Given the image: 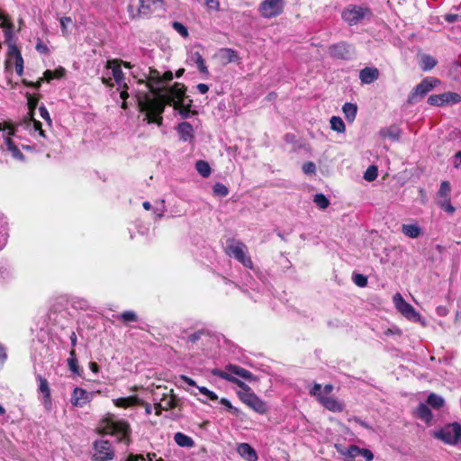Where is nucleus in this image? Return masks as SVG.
Listing matches in <instances>:
<instances>
[{
	"label": "nucleus",
	"mask_w": 461,
	"mask_h": 461,
	"mask_svg": "<svg viewBox=\"0 0 461 461\" xmlns=\"http://www.w3.org/2000/svg\"><path fill=\"white\" fill-rule=\"evenodd\" d=\"M150 92L152 95L146 94L137 100L140 111L144 113L143 120L148 123L162 124L166 104H174L175 108L185 105V86L180 83H175L166 94H161L159 88L153 86H150Z\"/></svg>",
	"instance_id": "nucleus-1"
},
{
	"label": "nucleus",
	"mask_w": 461,
	"mask_h": 461,
	"mask_svg": "<svg viewBox=\"0 0 461 461\" xmlns=\"http://www.w3.org/2000/svg\"><path fill=\"white\" fill-rule=\"evenodd\" d=\"M214 374L215 376L231 382L240 388V391L238 392V395L243 403L248 405L258 413L263 414L267 412V409L264 401L261 400L244 382L239 378L231 377L228 374L222 373L221 371H216Z\"/></svg>",
	"instance_id": "nucleus-2"
},
{
	"label": "nucleus",
	"mask_w": 461,
	"mask_h": 461,
	"mask_svg": "<svg viewBox=\"0 0 461 461\" xmlns=\"http://www.w3.org/2000/svg\"><path fill=\"white\" fill-rule=\"evenodd\" d=\"M226 254L231 258H234L245 267L252 268L253 263L250 257L248 255L247 246L234 240H228L225 248Z\"/></svg>",
	"instance_id": "nucleus-3"
},
{
	"label": "nucleus",
	"mask_w": 461,
	"mask_h": 461,
	"mask_svg": "<svg viewBox=\"0 0 461 461\" xmlns=\"http://www.w3.org/2000/svg\"><path fill=\"white\" fill-rule=\"evenodd\" d=\"M434 437L449 445L461 443V425L453 422L434 432Z\"/></svg>",
	"instance_id": "nucleus-4"
},
{
	"label": "nucleus",
	"mask_w": 461,
	"mask_h": 461,
	"mask_svg": "<svg viewBox=\"0 0 461 461\" xmlns=\"http://www.w3.org/2000/svg\"><path fill=\"white\" fill-rule=\"evenodd\" d=\"M439 80L432 77L423 79L415 88L411 91L408 97L409 104H414L419 99L423 98L429 92H430L438 84Z\"/></svg>",
	"instance_id": "nucleus-5"
},
{
	"label": "nucleus",
	"mask_w": 461,
	"mask_h": 461,
	"mask_svg": "<svg viewBox=\"0 0 461 461\" xmlns=\"http://www.w3.org/2000/svg\"><path fill=\"white\" fill-rule=\"evenodd\" d=\"M393 303L396 309L409 321L418 322L420 321V314L408 303L400 294L393 296Z\"/></svg>",
	"instance_id": "nucleus-6"
},
{
	"label": "nucleus",
	"mask_w": 461,
	"mask_h": 461,
	"mask_svg": "<svg viewBox=\"0 0 461 461\" xmlns=\"http://www.w3.org/2000/svg\"><path fill=\"white\" fill-rule=\"evenodd\" d=\"M94 459L95 461H108L112 460L114 456L112 444L108 440L100 439L95 442Z\"/></svg>",
	"instance_id": "nucleus-7"
},
{
	"label": "nucleus",
	"mask_w": 461,
	"mask_h": 461,
	"mask_svg": "<svg viewBox=\"0 0 461 461\" xmlns=\"http://www.w3.org/2000/svg\"><path fill=\"white\" fill-rule=\"evenodd\" d=\"M369 13L367 8L361 6L353 5L345 9L342 12V19L347 22L349 25H355L358 23L365 16Z\"/></svg>",
	"instance_id": "nucleus-8"
},
{
	"label": "nucleus",
	"mask_w": 461,
	"mask_h": 461,
	"mask_svg": "<svg viewBox=\"0 0 461 461\" xmlns=\"http://www.w3.org/2000/svg\"><path fill=\"white\" fill-rule=\"evenodd\" d=\"M461 101V96L453 92H446L438 95H432L428 98L430 105L441 106L444 104H454Z\"/></svg>",
	"instance_id": "nucleus-9"
},
{
	"label": "nucleus",
	"mask_w": 461,
	"mask_h": 461,
	"mask_svg": "<svg viewBox=\"0 0 461 461\" xmlns=\"http://www.w3.org/2000/svg\"><path fill=\"white\" fill-rule=\"evenodd\" d=\"M216 371H221L222 373L228 374L231 377H240L249 382L255 380V376L250 371L232 364L227 365L224 370L214 368L212 370V374L215 375L214 372Z\"/></svg>",
	"instance_id": "nucleus-10"
},
{
	"label": "nucleus",
	"mask_w": 461,
	"mask_h": 461,
	"mask_svg": "<svg viewBox=\"0 0 461 461\" xmlns=\"http://www.w3.org/2000/svg\"><path fill=\"white\" fill-rule=\"evenodd\" d=\"M329 53L331 57L340 59H350L355 54L354 48L347 42H339L330 46Z\"/></svg>",
	"instance_id": "nucleus-11"
},
{
	"label": "nucleus",
	"mask_w": 461,
	"mask_h": 461,
	"mask_svg": "<svg viewBox=\"0 0 461 461\" xmlns=\"http://www.w3.org/2000/svg\"><path fill=\"white\" fill-rule=\"evenodd\" d=\"M283 11L282 0H265L259 7V12L266 18L275 17Z\"/></svg>",
	"instance_id": "nucleus-12"
},
{
	"label": "nucleus",
	"mask_w": 461,
	"mask_h": 461,
	"mask_svg": "<svg viewBox=\"0 0 461 461\" xmlns=\"http://www.w3.org/2000/svg\"><path fill=\"white\" fill-rule=\"evenodd\" d=\"M139 13H141L143 17L164 8V0H139Z\"/></svg>",
	"instance_id": "nucleus-13"
},
{
	"label": "nucleus",
	"mask_w": 461,
	"mask_h": 461,
	"mask_svg": "<svg viewBox=\"0 0 461 461\" xmlns=\"http://www.w3.org/2000/svg\"><path fill=\"white\" fill-rule=\"evenodd\" d=\"M116 82H117V91H120V98L122 100V107L123 109H127V107H128L127 98L129 97V95L126 90H124V89L121 90V89L128 88V86L125 82L124 74L122 73V71L120 68V64H119L118 59H117V79H116Z\"/></svg>",
	"instance_id": "nucleus-14"
},
{
	"label": "nucleus",
	"mask_w": 461,
	"mask_h": 461,
	"mask_svg": "<svg viewBox=\"0 0 461 461\" xmlns=\"http://www.w3.org/2000/svg\"><path fill=\"white\" fill-rule=\"evenodd\" d=\"M14 60V66H23V59L20 50L14 43H9L7 50V58L5 60V68L8 69L11 60Z\"/></svg>",
	"instance_id": "nucleus-15"
},
{
	"label": "nucleus",
	"mask_w": 461,
	"mask_h": 461,
	"mask_svg": "<svg viewBox=\"0 0 461 461\" xmlns=\"http://www.w3.org/2000/svg\"><path fill=\"white\" fill-rule=\"evenodd\" d=\"M0 21H2L0 23V27L4 29L5 41L9 46V43H13L12 39L14 25L13 22L9 19V16L2 12L0 13Z\"/></svg>",
	"instance_id": "nucleus-16"
},
{
	"label": "nucleus",
	"mask_w": 461,
	"mask_h": 461,
	"mask_svg": "<svg viewBox=\"0 0 461 461\" xmlns=\"http://www.w3.org/2000/svg\"><path fill=\"white\" fill-rule=\"evenodd\" d=\"M15 131L16 129H11V131H8L7 133V137L5 138V142L7 149L12 153L13 157L18 160L23 161L25 158L24 155L11 139L12 136L15 135Z\"/></svg>",
	"instance_id": "nucleus-17"
},
{
	"label": "nucleus",
	"mask_w": 461,
	"mask_h": 461,
	"mask_svg": "<svg viewBox=\"0 0 461 461\" xmlns=\"http://www.w3.org/2000/svg\"><path fill=\"white\" fill-rule=\"evenodd\" d=\"M90 402L88 393L79 387L74 389L71 402L74 406L83 407Z\"/></svg>",
	"instance_id": "nucleus-18"
},
{
	"label": "nucleus",
	"mask_w": 461,
	"mask_h": 461,
	"mask_svg": "<svg viewBox=\"0 0 461 461\" xmlns=\"http://www.w3.org/2000/svg\"><path fill=\"white\" fill-rule=\"evenodd\" d=\"M319 402L327 410L333 412H341L344 410V404L333 397L321 396Z\"/></svg>",
	"instance_id": "nucleus-19"
},
{
	"label": "nucleus",
	"mask_w": 461,
	"mask_h": 461,
	"mask_svg": "<svg viewBox=\"0 0 461 461\" xmlns=\"http://www.w3.org/2000/svg\"><path fill=\"white\" fill-rule=\"evenodd\" d=\"M117 441L130 442V435L131 434V429L130 424L125 420H117Z\"/></svg>",
	"instance_id": "nucleus-20"
},
{
	"label": "nucleus",
	"mask_w": 461,
	"mask_h": 461,
	"mask_svg": "<svg viewBox=\"0 0 461 461\" xmlns=\"http://www.w3.org/2000/svg\"><path fill=\"white\" fill-rule=\"evenodd\" d=\"M237 451L247 461H257L258 458L256 450L248 443L239 444Z\"/></svg>",
	"instance_id": "nucleus-21"
},
{
	"label": "nucleus",
	"mask_w": 461,
	"mask_h": 461,
	"mask_svg": "<svg viewBox=\"0 0 461 461\" xmlns=\"http://www.w3.org/2000/svg\"><path fill=\"white\" fill-rule=\"evenodd\" d=\"M97 431L103 435H115V421L113 417L104 418L97 427Z\"/></svg>",
	"instance_id": "nucleus-22"
},
{
	"label": "nucleus",
	"mask_w": 461,
	"mask_h": 461,
	"mask_svg": "<svg viewBox=\"0 0 461 461\" xmlns=\"http://www.w3.org/2000/svg\"><path fill=\"white\" fill-rule=\"evenodd\" d=\"M379 77V71L375 68H365L359 73V78L363 84H371Z\"/></svg>",
	"instance_id": "nucleus-23"
},
{
	"label": "nucleus",
	"mask_w": 461,
	"mask_h": 461,
	"mask_svg": "<svg viewBox=\"0 0 461 461\" xmlns=\"http://www.w3.org/2000/svg\"><path fill=\"white\" fill-rule=\"evenodd\" d=\"M451 185L448 181H443L440 184L439 190L437 193V203H443L450 201Z\"/></svg>",
	"instance_id": "nucleus-24"
},
{
	"label": "nucleus",
	"mask_w": 461,
	"mask_h": 461,
	"mask_svg": "<svg viewBox=\"0 0 461 461\" xmlns=\"http://www.w3.org/2000/svg\"><path fill=\"white\" fill-rule=\"evenodd\" d=\"M416 416L424 421L427 425L431 424L433 414L426 403L421 402L419 404L416 409Z\"/></svg>",
	"instance_id": "nucleus-25"
},
{
	"label": "nucleus",
	"mask_w": 461,
	"mask_h": 461,
	"mask_svg": "<svg viewBox=\"0 0 461 461\" xmlns=\"http://www.w3.org/2000/svg\"><path fill=\"white\" fill-rule=\"evenodd\" d=\"M219 57L224 64L238 62L240 59L238 52L230 48L221 49L219 51Z\"/></svg>",
	"instance_id": "nucleus-26"
},
{
	"label": "nucleus",
	"mask_w": 461,
	"mask_h": 461,
	"mask_svg": "<svg viewBox=\"0 0 461 461\" xmlns=\"http://www.w3.org/2000/svg\"><path fill=\"white\" fill-rule=\"evenodd\" d=\"M177 132L180 136V139L183 141L190 140L194 137L193 126L189 122H181L178 124Z\"/></svg>",
	"instance_id": "nucleus-27"
},
{
	"label": "nucleus",
	"mask_w": 461,
	"mask_h": 461,
	"mask_svg": "<svg viewBox=\"0 0 461 461\" xmlns=\"http://www.w3.org/2000/svg\"><path fill=\"white\" fill-rule=\"evenodd\" d=\"M402 232L408 238L416 239L422 234V230L417 223L402 224Z\"/></svg>",
	"instance_id": "nucleus-28"
},
{
	"label": "nucleus",
	"mask_w": 461,
	"mask_h": 461,
	"mask_svg": "<svg viewBox=\"0 0 461 461\" xmlns=\"http://www.w3.org/2000/svg\"><path fill=\"white\" fill-rule=\"evenodd\" d=\"M37 379L39 381V391L43 394L45 403H50L51 394L48 380L41 375H38Z\"/></svg>",
	"instance_id": "nucleus-29"
},
{
	"label": "nucleus",
	"mask_w": 461,
	"mask_h": 461,
	"mask_svg": "<svg viewBox=\"0 0 461 461\" xmlns=\"http://www.w3.org/2000/svg\"><path fill=\"white\" fill-rule=\"evenodd\" d=\"M174 440L182 447H193L194 446V439L182 432H176L174 436Z\"/></svg>",
	"instance_id": "nucleus-30"
},
{
	"label": "nucleus",
	"mask_w": 461,
	"mask_h": 461,
	"mask_svg": "<svg viewBox=\"0 0 461 461\" xmlns=\"http://www.w3.org/2000/svg\"><path fill=\"white\" fill-rule=\"evenodd\" d=\"M140 403V400L135 396H127V397H121L117 398V408H128V407H133Z\"/></svg>",
	"instance_id": "nucleus-31"
},
{
	"label": "nucleus",
	"mask_w": 461,
	"mask_h": 461,
	"mask_svg": "<svg viewBox=\"0 0 461 461\" xmlns=\"http://www.w3.org/2000/svg\"><path fill=\"white\" fill-rule=\"evenodd\" d=\"M65 68L63 67H59L54 70L47 69L43 73V79L45 82H50L54 78H61L65 76Z\"/></svg>",
	"instance_id": "nucleus-32"
},
{
	"label": "nucleus",
	"mask_w": 461,
	"mask_h": 461,
	"mask_svg": "<svg viewBox=\"0 0 461 461\" xmlns=\"http://www.w3.org/2000/svg\"><path fill=\"white\" fill-rule=\"evenodd\" d=\"M427 404L430 405L435 410H438L445 405V400L442 396L431 393L427 398Z\"/></svg>",
	"instance_id": "nucleus-33"
},
{
	"label": "nucleus",
	"mask_w": 461,
	"mask_h": 461,
	"mask_svg": "<svg viewBox=\"0 0 461 461\" xmlns=\"http://www.w3.org/2000/svg\"><path fill=\"white\" fill-rule=\"evenodd\" d=\"M25 97L27 99L29 115L30 117H33L40 100V95H32L30 93H26Z\"/></svg>",
	"instance_id": "nucleus-34"
},
{
	"label": "nucleus",
	"mask_w": 461,
	"mask_h": 461,
	"mask_svg": "<svg viewBox=\"0 0 461 461\" xmlns=\"http://www.w3.org/2000/svg\"><path fill=\"white\" fill-rule=\"evenodd\" d=\"M330 128L332 131L339 133H343L346 131V126L343 120L339 116H332L330 120Z\"/></svg>",
	"instance_id": "nucleus-35"
},
{
	"label": "nucleus",
	"mask_w": 461,
	"mask_h": 461,
	"mask_svg": "<svg viewBox=\"0 0 461 461\" xmlns=\"http://www.w3.org/2000/svg\"><path fill=\"white\" fill-rule=\"evenodd\" d=\"M175 400L172 397H166L156 404V414L159 415L161 410H168L175 407Z\"/></svg>",
	"instance_id": "nucleus-36"
},
{
	"label": "nucleus",
	"mask_w": 461,
	"mask_h": 461,
	"mask_svg": "<svg viewBox=\"0 0 461 461\" xmlns=\"http://www.w3.org/2000/svg\"><path fill=\"white\" fill-rule=\"evenodd\" d=\"M343 113L346 118L352 122L356 118L357 107L356 104L351 103H346L342 107Z\"/></svg>",
	"instance_id": "nucleus-37"
},
{
	"label": "nucleus",
	"mask_w": 461,
	"mask_h": 461,
	"mask_svg": "<svg viewBox=\"0 0 461 461\" xmlns=\"http://www.w3.org/2000/svg\"><path fill=\"white\" fill-rule=\"evenodd\" d=\"M68 366L71 372L77 375L79 374V366L78 361L76 355V349L69 351V357L68 358Z\"/></svg>",
	"instance_id": "nucleus-38"
},
{
	"label": "nucleus",
	"mask_w": 461,
	"mask_h": 461,
	"mask_svg": "<svg viewBox=\"0 0 461 461\" xmlns=\"http://www.w3.org/2000/svg\"><path fill=\"white\" fill-rule=\"evenodd\" d=\"M195 168L198 171V173L203 177H208L211 174V167L209 163L204 160H198L195 163Z\"/></svg>",
	"instance_id": "nucleus-39"
},
{
	"label": "nucleus",
	"mask_w": 461,
	"mask_h": 461,
	"mask_svg": "<svg viewBox=\"0 0 461 461\" xmlns=\"http://www.w3.org/2000/svg\"><path fill=\"white\" fill-rule=\"evenodd\" d=\"M336 447L341 455L348 456L351 458H354L357 456H358L359 454H361V449H362L356 445H350L347 449H340L337 446H336Z\"/></svg>",
	"instance_id": "nucleus-40"
},
{
	"label": "nucleus",
	"mask_w": 461,
	"mask_h": 461,
	"mask_svg": "<svg viewBox=\"0 0 461 461\" xmlns=\"http://www.w3.org/2000/svg\"><path fill=\"white\" fill-rule=\"evenodd\" d=\"M437 65V60L430 55H423L421 57V69L429 71Z\"/></svg>",
	"instance_id": "nucleus-41"
},
{
	"label": "nucleus",
	"mask_w": 461,
	"mask_h": 461,
	"mask_svg": "<svg viewBox=\"0 0 461 461\" xmlns=\"http://www.w3.org/2000/svg\"><path fill=\"white\" fill-rule=\"evenodd\" d=\"M192 59L196 63L197 68L201 73H203L205 75L209 74L207 66L205 65V61L199 52L194 53V55L192 56Z\"/></svg>",
	"instance_id": "nucleus-42"
},
{
	"label": "nucleus",
	"mask_w": 461,
	"mask_h": 461,
	"mask_svg": "<svg viewBox=\"0 0 461 461\" xmlns=\"http://www.w3.org/2000/svg\"><path fill=\"white\" fill-rule=\"evenodd\" d=\"M156 456L155 453H149L146 456L142 454L134 455L130 454L124 461H153V458Z\"/></svg>",
	"instance_id": "nucleus-43"
},
{
	"label": "nucleus",
	"mask_w": 461,
	"mask_h": 461,
	"mask_svg": "<svg viewBox=\"0 0 461 461\" xmlns=\"http://www.w3.org/2000/svg\"><path fill=\"white\" fill-rule=\"evenodd\" d=\"M380 133L383 137L390 138L394 140L400 138V131L395 127L383 129Z\"/></svg>",
	"instance_id": "nucleus-44"
},
{
	"label": "nucleus",
	"mask_w": 461,
	"mask_h": 461,
	"mask_svg": "<svg viewBox=\"0 0 461 461\" xmlns=\"http://www.w3.org/2000/svg\"><path fill=\"white\" fill-rule=\"evenodd\" d=\"M313 202L321 210L328 208L330 205V200L323 194H316Z\"/></svg>",
	"instance_id": "nucleus-45"
},
{
	"label": "nucleus",
	"mask_w": 461,
	"mask_h": 461,
	"mask_svg": "<svg viewBox=\"0 0 461 461\" xmlns=\"http://www.w3.org/2000/svg\"><path fill=\"white\" fill-rule=\"evenodd\" d=\"M378 175V169L375 166H369L364 174V179L371 182L374 181Z\"/></svg>",
	"instance_id": "nucleus-46"
},
{
	"label": "nucleus",
	"mask_w": 461,
	"mask_h": 461,
	"mask_svg": "<svg viewBox=\"0 0 461 461\" xmlns=\"http://www.w3.org/2000/svg\"><path fill=\"white\" fill-rule=\"evenodd\" d=\"M206 335H207V333L204 330H199L194 331V332L191 333L190 335H188L186 340L189 343L194 344L197 341H199L200 339H202L203 337H204Z\"/></svg>",
	"instance_id": "nucleus-47"
},
{
	"label": "nucleus",
	"mask_w": 461,
	"mask_h": 461,
	"mask_svg": "<svg viewBox=\"0 0 461 461\" xmlns=\"http://www.w3.org/2000/svg\"><path fill=\"white\" fill-rule=\"evenodd\" d=\"M121 319L123 322H134L138 321V316L133 311H126L121 314Z\"/></svg>",
	"instance_id": "nucleus-48"
},
{
	"label": "nucleus",
	"mask_w": 461,
	"mask_h": 461,
	"mask_svg": "<svg viewBox=\"0 0 461 461\" xmlns=\"http://www.w3.org/2000/svg\"><path fill=\"white\" fill-rule=\"evenodd\" d=\"M172 27L182 37H184V38H187L188 37V35H189L188 30H187V28L183 23H181L179 22H173L172 23Z\"/></svg>",
	"instance_id": "nucleus-49"
},
{
	"label": "nucleus",
	"mask_w": 461,
	"mask_h": 461,
	"mask_svg": "<svg viewBox=\"0 0 461 461\" xmlns=\"http://www.w3.org/2000/svg\"><path fill=\"white\" fill-rule=\"evenodd\" d=\"M45 82L43 77H40L37 81H30L26 78L22 79V84L27 87H31L33 89H39L41 86V84Z\"/></svg>",
	"instance_id": "nucleus-50"
},
{
	"label": "nucleus",
	"mask_w": 461,
	"mask_h": 461,
	"mask_svg": "<svg viewBox=\"0 0 461 461\" xmlns=\"http://www.w3.org/2000/svg\"><path fill=\"white\" fill-rule=\"evenodd\" d=\"M197 389L199 390V392L206 397V399H209V400H217L218 399V396L217 394L212 392V391H210L209 389H207L206 387L204 386H197Z\"/></svg>",
	"instance_id": "nucleus-51"
},
{
	"label": "nucleus",
	"mask_w": 461,
	"mask_h": 461,
	"mask_svg": "<svg viewBox=\"0 0 461 461\" xmlns=\"http://www.w3.org/2000/svg\"><path fill=\"white\" fill-rule=\"evenodd\" d=\"M213 192L220 196H226L229 193L228 188L221 183H216L213 185Z\"/></svg>",
	"instance_id": "nucleus-52"
},
{
	"label": "nucleus",
	"mask_w": 461,
	"mask_h": 461,
	"mask_svg": "<svg viewBox=\"0 0 461 461\" xmlns=\"http://www.w3.org/2000/svg\"><path fill=\"white\" fill-rule=\"evenodd\" d=\"M353 281L359 287H365L367 285V278L362 274L354 275Z\"/></svg>",
	"instance_id": "nucleus-53"
},
{
	"label": "nucleus",
	"mask_w": 461,
	"mask_h": 461,
	"mask_svg": "<svg viewBox=\"0 0 461 461\" xmlns=\"http://www.w3.org/2000/svg\"><path fill=\"white\" fill-rule=\"evenodd\" d=\"M303 171L306 175L314 174L316 171V166L313 162H306L303 165Z\"/></svg>",
	"instance_id": "nucleus-54"
},
{
	"label": "nucleus",
	"mask_w": 461,
	"mask_h": 461,
	"mask_svg": "<svg viewBox=\"0 0 461 461\" xmlns=\"http://www.w3.org/2000/svg\"><path fill=\"white\" fill-rule=\"evenodd\" d=\"M127 9L131 18L135 19L143 17L141 13H139V6L135 8V6L132 4H129Z\"/></svg>",
	"instance_id": "nucleus-55"
},
{
	"label": "nucleus",
	"mask_w": 461,
	"mask_h": 461,
	"mask_svg": "<svg viewBox=\"0 0 461 461\" xmlns=\"http://www.w3.org/2000/svg\"><path fill=\"white\" fill-rule=\"evenodd\" d=\"M322 388L320 384H314L312 388L310 391V393L317 398L318 401H320V397L323 396L321 393Z\"/></svg>",
	"instance_id": "nucleus-56"
},
{
	"label": "nucleus",
	"mask_w": 461,
	"mask_h": 461,
	"mask_svg": "<svg viewBox=\"0 0 461 461\" xmlns=\"http://www.w3.org/2000/svg\"><path fill=\"white\" fill-rule=\"evenodd\" d=\"M35 49L41 54L47 55L50 52V50L47 47V45L44 44L41 40L38 41V42H37V44L35 46Z\"/></svg>",
	"instance_id": "nucleus-57"
},
{
	"label": "nucleus",
	"mask_w": 461,
	"mask_h": 461,
	"mask_svg": "<svg viewBox=\"0 0 461 461\" xmlns=\"http://www.w3.org/2000/svg\"><path fill=\"white\" fill-rule=\"evenodd\" d=\"M443 211L449 214H453L456 211L455 207L451 204V201L438 204Z\"/></svg>",
	"instance_id": "nucleus-58"
},
{
	"label": "nucleus",
	"mask_w": 461,
	"mask_h": 461,
	"mask_svg": "<svg viewBox=\"0 0 461 461\" xmlns=\"http://www.w3.org/2000/svg\"><path fill=\"white\" fill-rule=\"evenodd\" d=\"M166 212V205H165V201L164 200H161L160 201V205L159 206H157L155 209H154V213L158 217V218H162L164 213Z\"/></svg>",
	"instance_id": "nucleus-59"
},
{
	"label": "nucleus",
	"mask_w": 461,
	"mask_h": 461,
	"mask_svg": "<svg viewBox=\"0 0 461 461\" xmlns=\"http://www.w3.org/2000/svg\"><path fill=\"white\" fill-rule=\"evenodd\" d=\"M30 121L33 123V128L35 131H39L41 136H45L44 131L42 130V124L40 121H37L33 117H30Z\"/></svg>",
	"instance_id": "nucleus-60"
},
{
	"label": "nucleus",
	"mask_w": 461,
	"mask_h": 461,
	"mask_svg": "<svg viewBox=\"0 0 461 461\" xmlns=\"http://www.w3.org/2000/svg\"><path fill=\"white\" fill-rule=\"evenodd\" d=\"M39 111H40V115L41 116V118H43L44 120H46V121H48L50 122H51L50 116L49 114V112H48L47 108L44 105H41L39 108Z\"/></svg>",
	"instance_id": "nucleus-61"
},
{
	"label": "nucleus",
	"mask_w": 461,
	"mask_h": 461,
	"mask_svg": "<svg viewBox=\"0 0 461 461\" xmlns=\"http://www.w3.org/2000/svg\"><path fill=\"white\" fill-rule=\"evenodd\" d=\"M70 23H72V20L70 17H62L60 19V25H61V30H62L63 33L67 32V24Z\"/></svg>",
	"instance_id": "nucleus-62"
},
{
	"label": "nucleus",
	"mask_w": 461,
	"mask_h": 461,
	"mask_svg": "<svg viewBox=\"0 0 461 461\" xmlns=\"http://www.w3.org/2000/svg\"><path fill=\"white\" fill-rule=\"evenodd\" d=\"M360 455L363 456L366 461H372L374 458L373 453L367 448H362Z\"/></svg>",
	"instance_id": "nucleus-63"
},
{
	"label": "nucleus",
	"mask_w": 461,
	"mask_h": 461,
	"mask_svg": "<svg viewBox=\"0 0 461 461\" xmlns=\"http://www.w3.org/2000/svg\"><path fill=\"white\" fill-rule=\"evenodd\" d=\"M205 4L210 9L219 10L220 3L218 0H205Z\"/></svg>",
	"instance_id": "nucleus-64"
}]
</instances>
